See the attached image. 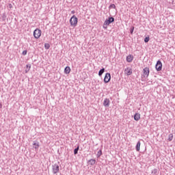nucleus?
<instances>
[{
  "mask_svg": "<svg viewBox=\"0 0 175 175\" xmlns=\"http://www.w3.org/2000/svg\"><path fill=\"white\" fill-rule=\"evenodd\" d=\"M111 23H114V18L113 17H109L108 19H106L103 23V28L106 29L108 25H110Z\"/></svg>",
  "mask_w": 175,
  "mask_h": 175,
  "instance_id": "nucleus-1",
  "label": "nucleus"
},
{
  "mask_svg": "<svg viewBox=\"0 0 175 175\" xmlns=\"http://www.w3.org/2000/svg\"><path fill=\"white\" fill-rule=\"evenodd\" d=\"M33 36L35 39H39L42 36V30L40 29H36L33 31Z\"/></svg>",
  "mask_w": 175,
  "mask_h": 175,
  "instance_id": "nucleus-2",
  "label": "nucleus"
},
{
  "mask_svg": "<svg viewBox=\"0 0 175 175\" xmlns=\"http://www.w3.org/2000/svg\"><path fill=\"white\" fill-rule=\"evenodd\" d=\"M77 17H76V16H72L70 19V25H73V27H76V25H77Z\"/></svg>",
  "mask_w": 175,
  "mask_h": 175,
  "instance_id": "nucleus-3",
  "label": "nucleus"
},
{
  "mask_svg": "<svg viewBox=\"0 0 175 175\" xmlns=\"http://www.w3.org/2000/svg\"><path fill=\"white\" fill-rule=\"evenodd\" d=\"M52 171L53 174H57L59 172V165L57 163H55L52 165Z\"/></svg>",
  "mask_w": 175,
  "mask_h": 175,
  "instance_id": "nucleus-4",
  "label": "nucleus"
},
{
  "mask_svg": "<svg viewBox=\"0 0 175 175\" xmlns=\"http://www.w3.org/2000/svg\"><path fill=\"white\" fill-rule=\"evenodd\" d=\"M155 68H156V70H157V72L162 70V62H161V60H158L157 62Z\"/></svg>",
  "mask_w": 175,
  "mask_h": 175,
  "instance_id": "nucleus-5",
  "label": "nucleus"
},
{
  "mask_svg": "<svg viewBox=\"0 0 175 175\" xmlns=\"http://www.w3.org/2000/svg\"><path fill=\"white\" fill-rule=\"evenodd\" d=\"M143 73L144 75H142V77H145L147 79V77H148L149 75H150V68H144L143 69Z\"/></svg>",
  "mask_w": 175,
  "mask_h": 175,
  "instance_id": "nucleus-6",
  "label": "nucleus"
},
{
  "mask_svg": "<svg viewBox=\"0 0 175 175\" xmlns=\"http://www.w3.org/2000/svg\"><path fill=\"white\" fill-rule=\"evenodd\" d=\"M111 79V75H110V73L107 72L104 77V82L109 83V81H110Z\"/></svg>",
  "mask_w": 175,
  "mask_h": 175,
  "instance_id": "nucleus-7",
  "label": "nucleus"
},
{
  "mask_svg": "<svg viewBox=\"0 0 175 175\" xmlns=\"http://www.w3.org/2000/svg\"><path fill=\"white\" fill-rule=\"evenodd\" d=\"M103 106H105V107H109V106H110V99L105 98L103 102Z\"/></svg>",
  "mask_w": 175,
  "mask_h": 175,
  "instance_id": "nucleus-8",
  "label": "nucleus"
},
{
  "mask_svg": "<svg viewBox=\"0 0 175 175\" xmlns=\"http://www.w3.org/2000/svg\"><path fill=\"white\" fill-rule=\"evenodd\" d=\"M124 73L126 76H131L132 75V68H126L124 69Z\"/></svg>",
  "mask_w": 175,
  "mask_h": 175,
  "instance_id": "nucleus-9",
  "label": "nucleus"
},
{
  "mask_svg": "<svg viewBox=\"0 0 175 175\" xmlns=\"http://www.w3.org/2000/svg\"><path fill=\"white\" fill-rule=\"evenodd\" d=\"M88 165H91V166H94L96 163V160L95 159H90L88 162Z\"/></svg>",
  "mask_w": 175,
  "mask_h": 175,
  "instance_id": "nucleus-10",
  "label": "nucleus"
},
{
  "mask_svg": "<svg viewBox=\"0 0 175 175\" xmlns=\"http://www.w3.org/2000/svg\"><path fill=\"white\" fill-rule=\"evenodd\" d=\"M127 62H132L133 61V56L132 55H129L126 57Z\"/></svg>",
  "mask_w": 175,
  "mask_h": 175,
  "instance_id": "nucleus-11",
  "label": "nucleus"
},
{
  "mask_svg": "<svg viewBox=\"0 0 175 175\" xmlns=\"http://www.w3.org/2000/svg\"><path fill=\"white\" fill-rule=\"evenodd\" d=\"M134 120H135V121H139V120H140V113H136L134 115Z\"/></svg>",
  "mask_w": 175,
  "mask_h": 175,
  "instance_id": "nucleus-12",
  "label": "nucleus"
},
{
  "mask_svg": "<svg viewBox=\"0 0 175 175\" xmlns=\"http://www.w3.org/2000/svg\"><path fill=\"white\" fill-rule=\"evenodd\" d=\"M64 73H66V75H69L70 73V67L66 66L64 69Z\"/></svg>",
  "mask_w": 175,
  "mask_h": 175,
  "instance_id": "nucleus-13",
  "label": "nucleus"
},
{
  "mask_svg": "<svg viewBox=\"0 0 175 175\" xmlns=\"http://www.w3.org/2000/svg\"><path fill=\"white\" fill-rule=\"evenodd\" d=\"M140 141H138L135 146L136 151H140Z\"/></svg>",
  "mask_w": 175,
  "mask_h": 175,
  "instance_id": "nucleus-14",
  "label": "nucleus"
},
{
  "mask_svg": "<svg viewBox=\"0 0 175 175\" xmlns=\"http://www.w3.org/2000/svg\"><path fill=\"white\" fill-rule=\"evenodd\" d=\"M103 73H105V68H103L102 69H100L98 72V76H102V75H103Z\"/></svg>",
  "mask_w": 175,
  "mask_h": 175,
  "instance_id": "nucleus-15",
  "label": "nucleus"
},
{
  "mask_svg": "<svg viewBox=\"0 0 175 175\" xmlns=\"http://www.w3.org/2000/svg\"><path fill=\"white\" fill-rule=\"evenodd\" d=\"M151 173L152 175H158V169H154L153 170H152Z\"/></svg>",
  "mask_w": 175,
  "mask_h": 175,
  "instance_id": "nucleus-16",
  "label": "nucleus"
},
{
  "mask_svg": "<svg viewBox=\"0 0 175 175\" xmlns=\"http://www.w3.org/2000/svg\"><path fill=\"white\" fill-rule=\"evenodd\" d=\"M79 148H80V146H77L75 150H74V155H76L79 152Z\"/></svg>",
  "mask_w": 175,
  "mask_h": 175,
  "instance_id": "nucleus-17",
  "label": "nucleus"
},
{
  "mask_svg": "<svg viewBox=\"0 0 175 175\" xmlns=\"http://www.w3.org/2000/svg\"><path fill=\"white\" fill-rule=\"evenodd\" d=\"M167 140L168 142H172V140H173V135L172 133L169 134Z\"/></svg>",
  "mask_w": 175,
  "mask_h": 175,
  "instance_id": "nucleus-18",
  "label": "nucleus"
},
{
  "mask_svg": "<svg viewBox=\"0 0 175 175\" xmlns=\"http://www.w3.org/2000/svg\"><path fill=\"white\" fill-rule=\"evenodd\" d=\"M102 155V150H100L98 151L97 154H96V157L97 158H100V157Z\"/></svg>",
  "mask_w": 175,
  "mask_h": 175,
  "instance_id": "nucleus-19",
  "label": "nucleus"
},
{
  "mask_svg": "<svg viewBox=\"0 0 175 175\" xmlns=\"http://www.w3.org/2000/svg\"><path fill=\"white\" fill-rule=\"evenodd\" d=\"M44 49H45L46 50H49V49H50V44H49V43H45V44H44Z\"/></svg>",
  "mask_w": 175,
  "mask_h": 175,
  "instance_id": "nucleus-20",
  "label": "nucleus"
},
{
  "mask_svg": "<svg viewBox=\"0 0 175 175\" xmlns=\"http://www.w3.org/2000/svg\"><path fill=\"white\" fill-rule=\"evenodd\" d=\"M133 31H135V27L131 26L130 28V32H131V35L133 34Z\"/></svg>",
  "mask_w": 175,
  "mask_h": 175,
  "instance_id": "nucleus-21",
  "label": "nucleus"
},
{
  "mask_svg": "<svg viewBox=\"0 0 175 175\" xmlns=\"http://www.w3.org/2000/svg\"><path fill=\"white\" fill-rule=\"evenodd\" d=\"M33 146H35V148L36 149V148H39V142H34L33 144Z\"/></svg>",
  "mask_w": 175,
  "mask_h": 175,
  "instance_id": "nucleus-22",
  "label": "nucleus"
},
{
  "mask_svg": "<svg viewBox=\"0 0 175 175\" xmlns=\"http://www.w3.org/2000/svg\"><path fill=\"white\" fill-rule=\"evenodd\" d=\"M2 20H3V21H5V20H6V13H3V14H2Z\"/></svg>",
  "mask_w": 175,
  "mask_h": 175,
  "instance_id": "nucleus-23",
  "label": "nucleus"
},
{
  "mask_svg": "<svg viewBox=\"0 0 175 175\" xmlns=\"http://www.w3.org/2000/svg\"><path fill=\"white\" fill-rule=\"evenodd\" d=\"M148 42H150V37H146L144 38V42L145 43H148Z\"/></svg>",
  "mask_w": 175,
  "mask_h": 175,
  "instance_id": "nucleus-24",
  "label": "nucleus"
},
{
  "mask_svg": "<svg viewBox=\"0 0 175 175\" xmlns=\"http://www.w3.org/2000/svg\"><path fill=\"white\" fill-rule=\"evenodd\" d=\"M109 9H116V5L115 4H111L109 6Z\"/></svg>",
  "mask_w": 175,
  "mask_h": 175,
  "instance_id": "nucleus-25",
  "label": "nucleus"
},
{
  "mask_svg": "<svg viewBox=\"0 0 175 175\" xmlns=\"http://www.w3.org/2000/svg\"><path fill=\"white\" fill-rule=\"evenodd\" d=\"M8 8V9H12L13 8V5L12 3H9Z\"/></svg>",
  "mask_w": 175,
  "mask_h": 175,
  "instance_id": "nucleus-26",
  "label": "nucleus"
},
{
  "mask_svg": "<svg viewBox=\"0 0 175 175\" xmlns=\"http://www.w3.org/2000/svg\"><path fill=\"white\" fill-rule=\"evenodd\" d=\"M27 53H28V51L27 50H25L23 51L22 54H23V55H27Z\"/></svg>",
  "mask_w": 175,
  "mask_h": 175,
  "instance_id": "nucleus-27",
  "label": "nucleus"
},
{
  "mask_svg": "<svg viewBox=\"0 0 175 175\" xmlns=\"http://www.w3.org/2000/svg\"><path fill=\"white\" fill-rule=\"evenodd\" d=\"M26 66L28 68V70L31 69V64H27Z\"/></svg>",
  "mask_w": 175,
  "mask_h": 175,
  "instance_id": "nucleus-28",
  "label": "nucleus"
},
{
  "mask_svg": "<svg viewBox=\"0 0 175 175\" xmlns=\"http://www.w3.org/2000/svg\"><path fill=\"white\" fill-rule=\"evenodd\" d=\"M71 13L74 14V13H75V11H72Z\"/></svg>",
  "mask_w": 175,
  "mask_h": 175,
  "instance_id": "nucleus-29",
  "label": "nucleus"
}]
</instances>
